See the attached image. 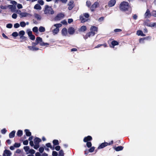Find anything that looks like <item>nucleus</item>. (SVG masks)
Masks as SVG:
<instances>
[{
	"label": "nucleus",
	"instance_id": "nucleus-16",
	"mask_svg": "<svg viewBox=\"0 0 156 156\" xmlns=\"http://www.w3.org/2000/svg\"><path fill=\"white\" fill-rule=\"evenodd\" d=\"M151 15L150 11L147 9L144 14V16L145 18H147L150 17Z\"/></svg>",
	"mask_w": 156,
	"mask_h": 156
},
{
	"label": "nucleus",
	"instance_id": "nucleus-45",
	"mask_svg": "<svg viewBox=\"0 0 156 156\" xmlns=\"http://www.w3.org/2000/svg\"><path fill=\"white\" fill-rule=\"evenodd\" d=\"M17 8L19 9H22L23 8V6L22 5L20 4H17Z\"/></svg>",
	"mask_w": 156,
	"mask_h": 156
},
{
	"label": "nucleus",
	"instance_id": "nucleus-62",
	"mask_svg": "<svg viewBox=\"0 0 156 156\" xmlns=\"http://www.w3.org/2000/svg\"><path fill=\"white\" fill-rule=\"evenodd\" d=\"M29 143H30V145L31 146L33 147L34 146V143L32 141H30Z\"/></svg>",
	"mask_w": 156,
	"mask_h": 156
},
{
	"label": "nucleus",
	"instance_id": "nucleus-54",
	"mask_svg": "<svg viewBox=\"0 0 156 156\" xmlns=\"http://www.w3.org/2000/svg\"><path fill=\"white\" fill-rule=\"evenodd\" d=\"M14 146L15 147H19L20 146V144L15 143Z\"/></svg>",
	"mask_w": 156,
	"mask_h": 156
},
{
	"label": "nucleus",
	"instance_id": "nucleus-14",
	"mask_svg": "<svg viewBox=\"0 0 156 156\" xmlns=\"http://www.w3.org/2000/svg\"><path fill=\"white\" fill-rule=\"evenodd\" d=\"M94 36V33L92 32H90L87 34L84 37V38L85 39H86L88 37H90Z\"/></svg>",
	"mask_w": 156,
	"mask_h": 156
},
{
	"label": "nucleus",
	"instance_id": "nucleus-32",
	"mask_svg": "<svg viewBox=\"0 0 156 156\" xmlns=\"http://www.w3.org/2000/svg\"><path fill=\"white\" fill-rule=\"evenodd\" d=\"M147 26L151 27H156V23H152L147 25Z\"/></svg>",
	"mask_w": 156,
	"mask_h": 156
},
{
	"label": "nucleus",
	"instance_id": "nucleus-23",
	"mask_svg": "<svg viewBox=\"0 0 156 156\" xmlns=\"http://www.w3.org/2000/svg\"><path fill=\"white\" fill-rule=\"evenodd\" d=\"M28 48L29 50L32 51H36L39 49L38 48H35L33 46H29L28 47Z\"/></svg>",
	"mask_w": 156,
	"mask_h": 156
},
{
	"label": "nucleus",
	"instance_id": "nucleus-11",
	"mask_svg": "<svg viewBox=\"0 0 156 156\" xmlns=\"http://www.w3.org/2000/svg\"><path fill=\"white\" fill-rule=\"evenodd\" d=\"M99 3L98 2H95L90 7V9L92 11H94L95 9L99 5Z\"/></svg>",
	"mask_w": 156,
	"mask_h": 156
},
{
	"label": "nucleus",
	"instance_id": "nucleus-30",
	"mask_svg": "<svg viewBox=\"0 0 156 156\" xmlns=\"http://www.w3.org/2000/svg\"><path fill=\"white\" fill-rule=\"evenodd\" d=\"M123 147L122 146H119L115 148V150L116 151H119L122 150Z\"/></svg>",
	"mask_w": 156,
	"mask_h": 156
},
{
	"label": "nucleus",
	"instance_id": "nucleus-53",
	"mask_svg": "<svg viewBox=\"0 0 156 156\" xmlns=\"http://www.w3.org/2000/svg\"><path fill=\"white\" fill-rule=\"evenodd\" d=\"M39 151L40 153H42L44 151V148L43 147H40L39 149Z\"/></svg>",
	"mask_w": 156,
	"mask_h": 156
},
{
	"label": "nucleus",
	"instance_id": "nucleus-31",
	"mask_svg": "<svg viewBox=\"0 0 156 156\" xmlns=\"http://www.w3.org/2000/svg\"><path fill=\"white\" fill-rule=\"evenodd\" d=\"M25 132L26 133V135L27 136H30L31 135V133L29 131V130L26 129L25 130Z\"/></svg>",
	"mask_w": 156,
	"mask_h": 156
},
{
	"label": "nucleus",
	"instance_id": "nucleus-25",
	"mask_svg": "<svg viewBox=\"0 0 156 156\" xmlns=\"http://www.w3.org/2000/svg\"><path fill=\"white\" fill-rule=\"evenodd\" d=\"M80 19L81 20V22L82 23L84 22L87 21V19L85 18L81 15L80 17Z\"/></svg>",
	"mask_w": 156,
	"mask_h": 156
},
{
	"label": "nucleus",
	"instance_id": "nucleus-3",
	"mask_svg": "<svg viewBox=\"0 0 156 156\" xmlns=\"http://www.w3.org/2000/svg\"><path fill=\"white\" fill-rule=\"evenodd\" d=\"M44 12V13L46 14H53L54 13L52 8L48 5L45 6V9Z\"/></svg>",
	"mask_w": 156,
	"mask_h": 156
},
{
	"label": "nucleus",
	"instance_id": "nucleus-55",
	"mask_svg": "<svg viewBox=\"0 0 156 156\" xmlns=\"http://www.w3.org/2000/svg\"><path fill=\"white\" fill-rule=\"evenodd\" d=\"M38 3L41 5H43L44 4V2L43 0H39L38 1Z\"/></svg>",
	"mask_w": 156,
	"mask_h": 156
},
{
	"label": "nucleus",
	"instance_id": "nucleus-41",
	"mask_svg": "<svg viewBox=\"0 0 156 156\" xmlns=\"http://www.w3.org/2000/svg\"><path fill=\"white\" fill-rule=\"evenodd\" d=\"M12 36L14 37H16L18 36V33L16 32H13L12 34Z\"/></svg>",
	"mask_w": 156,
	"mask_h": 156
},
{
	"label": "nucleus",
	"instance_id": "nucleus-28",
	"mask_svg": "<svg viewBox=\"0 0 156 156\" xmlns=\"http://www.w3.org/2000/svg\"><path fill=\"white\" fill-rule=\"evenodd\" d=\"M34 8L36 9L41 10V7L38 4H36L34 6Z\"/></svg>",
	"mask_w": 156,
	"mask_h": 156
},
{
	"label": "nucleus",
	"instance_id": "nucleus-4",
	"mask_svg": "<svg viewBox=\"0 0 156 156\" xmlns=\"http://www.w3.org/2000/svg\"><path fill=\"white\" fill-rule=\"evenodd\" d=\"M16 12L18 14L21 18L23 17H30L32 15L30 13L26 12H21L20 10H17Z\"/></svg>",
	"mask_w": 156,
	"mask_h": 156
},
{
	"label": "nucleus",
	"instance_id": "nucleus-63",
	"mask_svg": "<svg viewBox=\"0 0 156 156\" xmlns=\"http://www.w3.org/2000/svg\"><path fill=\"white\" fill-rule=\"evenodd\" d=\"M11 3L13 5H16L17 4V2L14 1H12L11 2Z\"/></svg>",
	"mask_w": 156,
	"mask_h": 156
},
{
	"label": "nucleus",
	"instance_id": "nucleus-47",
	"mask_svg": "<svg viewBox=\"0 0 156 156\" xmlns=\"http://www.w3.org/2000/svg\"><path fill=\"white\" fill-rule=\"evenodd\" d=\"M58 155V153L55 151H53L52 152V155L53 156H57Z\"/></svg>",
	"mask_w": 156,
	"mask_h": 156
},
{
	"label": "nucleus",
	"instance_id": "nucleus-39",
	"mask_svg": "<svg viewBox=\"0 0 156 156\" xmlns=\"http://www.w3.org/2000/svg\"><path fill=\"white\" fill-rule=\"evenodd\" d=\"M64 154L62 150H61L59 152L58 156H64Z\"/></svg>",
	"mask_w": 156,
	"mask_h": 156
},
{
	"label": "nucleus",
	"instance_id": "nucleus-44",
	"mask_svg": "<svg viewBox=\"0 0 156 156\" xmlns=\"http://www.w3.org/2000/svg\"><path fill=\"white\" fill-rule=\"evenodd\" d=\"M20 26V25L18 23H16L14 24V27L15 28H17L19 27Z\"/></svg>",
	"mask_w": 156,
	"mask_h": 156
},
{
	"label": "nucleus",
	"instance_id": "nucleus-6",
	"mask_svg": "<svg viewBox=\"0 0 156 156\" xmlns=\"http://www.w3.org/2000/svg\"><path fill=\"white\" fill-rule=\"evenodd\" d=\"M23 149L27 154H34L35 152V151L34 150L30 149L29 147L28 146L24 147Z\"/></svg>",
	"mask_w": 156,
	"mask_h": 156
},
{
	"label": "nucleus",
	"instance_id": "nucleus-50",
	"mask_svg": "<svg viewBox=\"0 0 156 156\" xmlns=\"http://www.w3.org/2000/svg\"><path fill=\"white\" fill-rule=\"evenodd\" d=\"M6 131L7 130L5 129H4L1 130V132L3 134H5Z\"/></svg>",
	"mask_w": 156,
	"mask_h": 156
},
{
	"label": "nucleus",
	"instance_id": "nucleus-51",
	"mask_svg": "<svg viewBox=\"0 0 156 156\" xmlns=\"http://www.w3.org/2000/svg\"><path fill=\"white\" fill-rule=\"evenodd\" d=\"M17 15L16 13H13L12 15V17L14 19H16L17 17Z\"/></svg>",
	"mask_w": 156,
	"mask_h": 156
},
{
	"label": "nucleus",
	"instance_id": "nucleus-20",
	"mask_svg": "<svg viewBox=\"0 0 156 156\" xmlns=\"http://www.w3.org/2000/svg\"><path fill=\"white\" fill-rule=\"evenodd\" d=\"M73 1H71L70 2H69L68 4L69 7L68 9L69 10H71L73 7Z\"/></svg>",
	"mask_w": 156,
	"mask_h": 156
},
{
	"label": "nucleus",
	"instance_id": "nucleus-42",
	"mask_svg": "<svg viewBox=\"0 0 156 156\" xmlns=\"http://www.w3.org/2000/svg\"><path fill=\"white\" fill-rule=\"evenodd\" d=\"M87 146L88 148L92 146V144L90 142H87Z\"/></svg>",
	"mask_w": 156,
	"mask_h": 156
},
{
	"label": "nucleus",
	"instance_id": "nucleus-8",
	"mask_svg": "<svg viewBox=\"0 0 156 156\" xmlns=\"http://www.w3.org/2000/svg\"><path fill=\"white\" fill-rule=\"evenodd\" d=\"M64 16V15L62 13L58 14L55 18L56 20H59L63 18Z\"/></svg>",
	"mask_w": 156,
	"mask_h": 156
},
{
	"label": "nucleus",
	"instance_id": "nucleus-22",
	"mask_svg": "<svg viewBox=\"0 0 156 156\" xmlns=\"http://www.w3.org/2000/svg\"><path fill=\"white\" fill-rule=\"evenodd\" d=\"M32 30L33 32L36 34V35H37L38 34V28L37 27H33L32 29Z\"/></svg>",
	"mask_w": 156,
	"mask_h": 156
},
{
	"label": "nucleus",
	"instance_id": "nucleus-24",
	"mask_svg": "<svg viewBox=\"0 0 156 156\" xmlns=\"http://www.w3.org/2000/svg\"><path fill=\"white\" fill-rule=\"evenodd\" d=\"M25 32L23 30H21L19 32V35L20 36V38H23L25 37L23 36L25 34Z\"/></svg>",
	"mask_w": 156,
	"mask_h": 156
},
{
	"label": "nucleus",
	"instance_id": "nucleus-9",
	"mask_svg": "<svg viewBox=\"0 0 156 156\" xmlns=\"http://www.w3.org/2000/svg\"><path fill=\"white\" fill-rule=\"evenodd\" d=\"M12 153L9 150H5L4 151L3 154V156H11Z\"/></svg>",
	"mask_w": 156,
	"mask_h": 156
},
{
	"label": "nucleus",
	"instance_id": "nucleus-5",
	"mask_svg": "<svg viewBox=\"0 0 156 156\" xmlns=\"http://www.w3.org/2000/svg\"><path fill=\"white\" fill-rule=\"evenodd\" d=\"M36 42L37 44H39L40 45L42 46H48L49 44L47 43H44L42 41V39L40 37H37L36 39Z\"/></svg>",
	"mask_w": 156,
	"mask_h": 156
},
{
	"label": "nucleus",
	"instance_id": "nucleus-29",
	"mask_svg": "<svg viewBox=\"0 0 156 156\" xmlns=\"http://www.w3.org/2000/svg\"><path fill=\"white\" fill-rule=\"evenodd\" d=\"M112 45L113 46L112 47H111L112 48H114V46L118 44V43L116 41H112L111 43Z\"/></svg>",
	"mask_w": 156,
	"mask_h": 156
},
{
	"label": "nucleus",
	"instance_id": "nucleus-12",
	"mask_svg": "<svg viewBox=\"0 0 156 156\" xmlns=\"http://www.w3.org/2000/svg\"><path fill=\"white\" fill-rule=\"evenodd\" d=\"M116 3V0H110L108 3V5L109 7H112L114 6Z\"/></svg>",
	"mask_w": 156,
	"mask_h": 156
},
{
	"label": "nucleus",
	"instance_id": "nucleus-35",
	"mask_svg": "<svg viewBox=\"0 0 156 156\" xmlns=\"http://www.w3.org/2000/svg\"><path fill=\"white\" fill-rule=\"evenodd\" d=\"M53 143L54 145H57L59 144L58 141L57 140H54L53 141Z\"/></svg>",
	"mask_w": 156,
	"mask_h": 156
},
{
	"label": "nucleus",
	"instance_id": "nucleus-60",
	"mask_svg": "<svg viewBox=\"0 0 156 156\" xmlns=\"http://www.w3.org/2000/svg\"><path fill=\"white\" fill-rule=\"evenodd\" d=\"M46 146L47 147H50L51 148H52V147H51V144L50 143H47L46 144Z\"/></svg>",
	"mask_w": 156,
	"mask_h": 156
},
{
	"label": "nucleus",
	"instance_id": "nucleus-1",
	"mask_svg": "<svg viewBox=\"0 0 156 156\" xmlns=\"http://www.w3.org/2000/svg\"><path fill=\"white\" fill-rule=\"evenodd\" d=\"M62 26L61 23L56 24L52 26L51 27L52 29V32L54 35L57 34L59 32V28Z\"/></svg>",
	"mask_w": 156,
	"mask_h": 156
},
{
	"label": "nucleus",
	"instance_id": "nucleus-64",
	"mask_svg": "<svg viewBox=\"0 0 156 156\" xmlns=\"http://www.w3.org/2000/svg\"><path fill=\"white\" fill-rule=\"evenodd\" d=\"M104 20V17H100V18H99L98 20L99 21L101 22V21H103Z\"/></svg>",
	"mask_w": 156,
	"mask_h": 156
},
{
	"label": "nucleus",
	"instance_id": "nucleus-40",
	"mask_svg": "<svg viewBox=\"0 0 156 156\" xmlns=\"http://www.w3.org/2000/svg\"><path fill=\"white\" fill-rule=\"evenodd\" d=\"M83 16H84L85 18L87 19V18L89 17V15L87 13H85L82 15Z\"/></svg>",
	"mask_w": 156,
	"mask_h": 156
},
{
	"label": "nucleus",
	"instance_id": "nucleus-7",
	"mask_svg": "<svg viewBox=\"0 0 156 156\" xmlns=\"http://www.w3.org/2000/svg\"><path fill=\"white\" fill-rule=\"evenodd\" d=\"M113 143V141H112L109 144L107 143H102L98 147V149H100L108 145H110L112 144Z\"/></svg>",
	"mask_w": 156,
	"mask_h": 156
},
{
	"label": "nucleus",
	"instance_id": "nucleus-52",
	"mask_svg": "<svg viewBox=\"0 0 156 156\" xmlns=\"http://www.w3.org/2000/svg\"><path fill=\"white\" fill-rule=\"evenodd\" d=\"M0 8L1 9H5L7 8V6H3L1 5Z\"/></svg>",
	"mask_w": 156,
	"mask_h": 156
},
{
	"label": "nucleus",
	"instance_id": "nucleus-49",
	"mask_svg": "<svg viewBox=\"0 0 156 156\" xmlns=\"http://www.w3.org/2000/svg\"><path fill=\"white\" fill-rule=\"evenodd\" d=\"M95 147H92L90 149H89V151L90 152H93L94 150Z\"/></svg>",
	"mask_w": 156,
	"mask_h": 156
},
{
	"label": "nucleus",
	"instance_id": "nucleus-10",
	"mask_svg": "<svg viewBox=\"0 0 156 156\" xmlns=\"http://www.w3.org/2000/svg\"><path fill=\"white\" fill-rule=\"evenodd\" d=\"M61 34L63 36L66 37L68 36L67 30L66 28H63L61 30Z\"/></svg>",
	"mask_w": 156,
	"mask_h": 156
},
{
	"label": "nucleus",
	"instance_id": "nucleus-34",
	"mask_svg": "<svg viewBox=\"0 0 156 156\" xmlns=\"http://www.w3.org/2000/svg\"><path fill=\"white\" fill-rule=\"evenodd\" d=\"M23 134V131H22L19 130L17 133V135L18 136H21Z\"/></svg>",
	"mask_w": 156,
	"mask_h": 156
},
{
	"label": "nucleus",
	"instance_id": "nucleus-19",
	"mask_svg": "<svg viewBox=\"0 0 156 156\" xmlns=\"http://www.w3.org/2000/svg\"><path fill=\"white\" fill-rule=\"evenodd\" d=\"M136 34L138 36H140L143 37L145 36V35L143 34L142 31L140 30H138L136 32Z\"/></svg>",
	"mask_w": 156,
	"mask_h": 156
},
{
	"label": "nucleus",
	"instance_id": "nucleus-17",
	"mask_svg": "<svg viewBox=\"0 0 156 156\" xmlns=\"http://www.w3.org/2000/svg\"><path fill=\"white\" fill-rule=\"evenodd\" d=\"M92 139V137L90 136H88L87 137H85L83 139V141L84 142H87L88 141H90Z\"/></svg>",
	"mask_w": 156,
	"mask_h": 156
},
{
	"label": "nucleus",
	"instance_id": "nucleus-48",
	"mask_svg": "<svg viewBox=\"0 0 156 156\" xmlns=\"http://www.w3.org/2000/svg\"><path fill=\"white\" fill-rule=\"evenodd\" d=\"M12 25L11 23L8 24L6 25V27L8 28H10L12 27Z\"/></svg>",
	"mask_w": 156,
	"mask_h": 156
},
{
	"label": "nucleus",
	"instance_id": "nucleus-61",
	"mask_svg": "<svg viewBox=\"0 0 156 156\" xmlns=\"http://www.w3.org/2000/svg\"><path fill=\"white\" fill-rule=\"evenodd\" d=\"M28 141L27 140H25L23 142V144L24 145H27V144H28Z\"/></svg>",
	"mask_w": 156,
	"mask_h": 156
},
{
	"label": "nucleus",
	"instance_id": "nucleus-37",
	"mask_svg": "<svg viewBox=\"0 0 156 156\" xmlns=\"http://www.w3.org/2000/svg\"><path fill=\"white\" fill-rule=\"evenodd\" d=\"M147 39L146 37L141 38L139 40V42L140 43H144V41Z\"/></svg>",
	"mask_w": 156,
	"mask_h": 156
},
{
	"label": "nucleus",
	"instance_id": "nucleus-27",
	"mask_svg": "<svg viewBox=\"0 0 156 156\" xmlns=\"http://www.w3.org/2000/svg\"><path fill=\"white\" fill-rule=\"evenodd\" d=\"M39 30L41 32H44L45 30V29L44 27L41 26L39 27Z\"/></svg>",
	"mask_w": 156,
	"mask_h": 156
},
{
	"label": "nucleus",
	"instance_id": "nucleus-26",
	"mask_svg": "<svg viewBox=\"0 0 156 156\" xmlns=\"http://www.w3.org/2000/svg\"><path fill=\"white\" fill-rule=\"evenodd\" d=\"M16 133L15 131H13L11 132L9 134V137L10 138H12L15 136V134Z\"/></svg>",
	"mask_w": 156,
	"mask_h": 156
},
{
	"label": "nucleus",
	"instance_id": "nucleus-2",
	"mask_svg": "<svg viewBox=\"0 0 156 156\" xmlns=\"http://www.w3.org/2000/svg\"><path fill=\"white\" fill-rule=\"evenodd\" d=\"M129 6L128 3L123 1L119 5V9L122 11H126L128 10Z\"/></svg>",
	"mask_w": 156,
	"mask_h": 156
},
{
	"label": "nucleus",
	"instance_id": "nucleus-56",
	"mask_svg": "<svg viewBox=\"0 0 156 156\" xmlns=\"http://www.w3.org/2000/svg\"><path fill=\"white\" fill-rule=\"evenodd\" d=\"M114 31L116 32H120L122 31V30L120 29H116L114 30Z\"/></svg>",
	"mask_w": 156,
	"mask_h": 156
},
{
	"label": "nucleus",
	"instance_id": "nucleus-59",
	"mask_svg": "<svg viewBox=\"0 0 156 156\" xmlns=\"http://www.w3.org/2000/svg\"><path fill=\"white\" fill-rule=\"evenodd\" d=\"M55 148L56 150L58 151L59 150H60V147L59 146H56V147H55Z\"/></svg>",
	"mask_w": 156,
	"mask_h": 156
},
{
	"label": "nucleus",
	"instance_id": "nucleus-15",
	"mask_svg": "<svg viewBox=\"0 0 156 156\" xmlns=\"http://www.w3.org/2000/svg\"><path fill=\"white\" fill-rule=\"evenodd\" d=\"M90 32L94 33V35L96 34V32H97L98 27L94 26H92L90 28Z\"/></svg>",
	"mask_w": 156,
	"mask_h": 156
},
{
	"label": "nucleus",
	"instance_id": "nucleus-18",
	"mask_svg": "<svg viewBox=\"0 0 156 156\" xmlns=\"http://www.w3.org/2000/svg\"><path fill=\"white\" fill-rule=\"evenodd\" d=\"M41 141V139L37 137L35 138L34 140V144H39V143Z\"/></svg>",
	"mask_w": 156,
	"mask_h": 156
},
{
	"label": "nucleus",
	"instance_id": "nucleus-57",
	"mask_svg": "<svg viewBox=\"0 0 156 156\" xmlns=\"http://www.w3.org/2000/svg\"><path fill=\"white\" fill-rule=\"evenodd\" d=\"M152 15L154 16H156V11H154L152 12Z\"/></svg>",
	"mask_w": 156,
	"mask_h": 156
},
{
	"label": "nucleus",
	"instance_id": "nucleus-33",
	"mask_svg": "<svg viewBox=\"0 0 156 156\" xmlns=\"http://www.w3.org/2000/svg\"><path fill=\"white\" fill-rule=\"evenodd\" d=\"M27 32L29 37L33 35L32 32L30 30L28 29L27 30Z\"/></svg>",
	"mask_w": 156,
	"mask_h": 156
},
{
	"label": "nucleus",
	"instance_id": "nucleus-36",
	"mask_svg": "<svg viewBox=\"0 0 156 156\" xmlns=\"http://www.w3.org/2000/svg\"><path fill=\"white\" fill-rule=\"evenodd\" d=\"M20 25L21 27H25L26 25V24L25 22L24 21H22L20 22Z\"/></svg>",
	"mask_w": 156,
	"mask_h": 156
},
{
	"label": "nucleus",
	"instance_id": "nucleus-46",
	"mask_svg": "<svg viewBox=\"0 0 156 156\" xmlns=\"http://www.w3.org/2000/svg\"><path fill=\"white\" fill-rule=\"evenodd\" d=\"M39 147V144H35V145L34 146V148L35 149H37Z\"/></svg>",
	"mask_w": 156,
	"mask_h": 156
},
{
	"label": "nucleus",
	"instance_id": "nucleus-58",
	"mask_svg": "<svg viewBox=\"0 0 156 156\" xmlns=\"http://www.w3.org/2000/svg\"><path fill=\"white\" fill-rule=\"evenodd\" d=\"M30 38V39H31L32 40H34L35 39V36L33 35L32 36H30L29 37Z\"/></svg>",
	"mask_w": 156,
	"mask_h": 156
},
{
	"label": "nucleus",
	"instance_id": "nucleus-43",
	"mask_svg": "<svg viewBox=\"0 0 156 156\" xmlns=\"http://www.w3.org/2000/svg\"><path fill=\"white\" fill-rule=\"evenodd\" d=\"M91 5V2L89 1H87L86 2V5L87 6L90 7Z\"/></svg>",
	"mask_w": 156,
	"mask_h": 156
},
{
	"label": "nucleus",
	"instance_id": "nucleus-38",
	"mask_svg": "<svg viewBox=\"0 0 156 156\" xmlns=\"http://www.w3.org/2000/svg\"><path fill=\"white\" fill-rule=\"evenodd\" d=\"M34 16L38 20H40L41 19V16L38 14H36L34 15Z\"/></svg>",
	"mask_w": 156,
	"mask_h": 156
},
{
	"label": "nucleus",
	"instance_id": "nucleus-21",
	"mask_svg": "<svg viewBox=\"0 0 156 156\" xmlns=\"http://www.w3.org/2000/svg\"><path fill=\"white\" fill-rule=\"evenodd\" d=\"M87 30V27L85 26H82L79 29L80 32H84Z\"/></svg>",
	"mask_w": 156,
	"mask_h": 156
},
{
	"label": "nucleus",
	"instance_id": "nucleus-13",
	"mask_svg": "<svg viewBox=\"0 0 156 156\" xmlns=\"http://www.w3.org/2000/svg\"><path fill=\"white\" fill-rule=\"evenodd\" d=\"M76 29L73 27H70L68 29V33L71 35L73 34L76 30Z\"/></svg>",
	"mask_w": 156,
	"mask_h": 156
}]
</instances>
